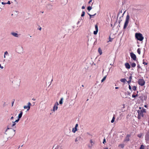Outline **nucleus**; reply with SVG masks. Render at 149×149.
<instances>
[{
	"label": "nucleus",
	"mask_w": 149,
	"mask_h": 149,
	"mask_svg": "<svg viewBox=\"0 0 149 149\" xmlns=\"http://www.w3.org/2000/svg\"><path fill=\"white\" fill-rule=\"evenodd\" d=\"M132 89L134 91H135L136 90V89L137 88V87L136 86H133V87H132Z\"/></svg>",
	"instance_id": "c85d7f7f"
},
{
	"label": "nucleus",
	"mask_w": 149,
	"mask_h": 149,
	"mask_svg": "<svg viewBox=\"0 0 149 149\" xmlns=\"http://www.w3.org/2000/svg\"><path fill=\"white\" fill-rule=\"evenodd\" d=\"M73 95V93H72V95L70 97L71 99L72 100H73L74 99V97H73L72 95Z\"/></svg>",
	"instance_id": "09e8293b"
},
{
	"label": "nucleus",
	"mask_w": 149,
	"mask_h": 149,
	"mask_svg": "<svg viewBox=\"0 0 149 149\" xmlns=\"http://www.w3.org/2000/svg\"><path fill=\"white\" fill-rule=\"evenodd\" d=\"M11 34L13 36L16 37H18V35L17 33H16L14 32H12L11 33Z\"/></svg>",
	"instance_id": "4468645a"
},
{
	"label": "nucleus",
	"mask_w": 149,
	"mask_h": 149,
	"mask_svg": "<svg viewBox=\"0 0 149 149\" xmlns=\"http://www.w3.org/2000/svg\"><path fill=\"white\" fill-rule=\"evenodd\" d=\"M130 56L132 60L134 61H136L137 58L136 55L133 52L130 53Z\"/></svg>",
	"instance_id": "39448f33"
},
{
	"label": "nucleus",
	"mask_w": 149,
	"mask_h": 149,
	"mask_svg": "<svg viewBox=\"0 0 149 149\" xmlns=\"http://www.w3.org/2000/svg\"><path fill=\"white\" fill-rule=\"evenodd\" d=\"M137 112L139 115H140V116H141L142 117L144 116V114L142 111H141V110H138Z\"/></svg>",
	"instance_id": "ddd939ff"
},
{
	"label": "nucleus",
	"mask_w": 149,
	"mask_h": 149,
	"mask_svg": "<svg viewBox=\"0 0 149 149\" xmlns=\"http://www.w3.org/2000/svg\"><path fill=\"white\" fill-rule=\"evenodd\" d=\"M23 113V112L22 111H20V113L19 114V115H18V118H19V119H20V118H21V117L22 116Z\"/></svg>",
	"instance_id": "dca6fc26"
},
{
	"label": "nucleus",
	"mask_w": 149,
	"mask_h": 149,
	"mask_svg": "<svg viewBox=\"0 0 149 149\" xmlns=\"http://www.w3.org/2000/svg\"><path fill=\"white\" fill-rule=\"evenodd\" d=\"M143 64H144L145 65H146L148 64V63L145 62L144 61V59H143Z\"/></svg>",
	"instance_id": "72a5a7b5"
},
{
	"label": "nucleus",
	"mask_w": 149,
	"mask_h": 149,
	"mask_svg": "<svg viewBox=\"0 0 149 149\" xmlns=\"http://www.w3.org/2000/svg\"><path fill=\"white\" fill-rule=\"evenodd\" d=\"M127 1V0H124L122 1V5H123Z\"/></svg>",
	"instance_id": "a19ab883"
},
{
	"label": "nucleus",
	"mask_w": 149,
	"mask_h": 149,
	"mask_svg": "<svg viewBox=\"0 0 149 149\" xmlns=\"http://www.w3.org/2000/svg\"><path fill=\"white\" fill-rule=\"evenodd\" d=\"M98 52L100 54V55H102V50H101V49L100 47H99L98 49Z\"/></svg>",
	"instance_id": "a211bd4d"
},
{
	"label": "nucleus",
	"mask_w": 149,
	"mask_h": 149,
	"mask_svg": "<svg viewBox=\"0 0 149 149\" xmlns=\"http://www.w3.org/2000/svg\"><path fill=\"white\" fill-rule=\"evenodd\" d=\"M117 20H118L116 19V21L115 22V23L114 24V26L117 23Z\"/></svg>",
	"instance_id": "338daca9"
},
{
	"label": "nucleus",
	"mask_w": 149,
	"mask_h": 149,
	"mask_svg": "<svg viewBox=\"0 0 149 149\" xmlns=\"http://www.w3.org/2000/svg\"><path fill=\"white\" fill-rule=\"evenodd\" d=\"M87 13L90 16V19H91L92 18H94V16H95L96 14V13H95L93 15H91L88 13Z\"/></svg>",
	"instance_id": "2eb2a0df"
},
{
	"label": "nucleus",
	"mask_w": 149,
	"mask_h": 149,
	"mask_svg": "<svg viewBox=\"0 0 149 149\" xmlns=\"http://www.w3.org/2000/svg\"><path fill=\"white\" fill-rule=\"evenodd\" d=\"M81 137L80 136L78 137L75 139V141L76 142L77 141H79Z\"/></svg>",
	"instance_id": "4be33fe9"
},
{
	"label": "nucleus",
	"mask_w": 149,
	"mask_h": 149,
	"mask_svg": "<svg viewBox=\"0 0 149 149\" xmlns=\"http://www.w3.org/2000/svg\"><path fill=\"white\" fill-rule=\"evenodd\" d=\"M122 13V10H119V12H118V14H119V15H120V14Z\"/></svg>",
	"instance_id": "3c124183"
},
{
	"label": "nucleus",
	"mask_w": 149,
	"mask_h": 149,
	"mask_svg": "<svg viewBox=\"0 0 149 149\" xmlns=\"http://www.w3.org/2000/svg\"><path fill=\"white\" fill-rule=\"evenodd\" d=\"M126 81L127 82L128 84L129 85H130V83L131 82V81L129 80L128 81Z\"/></svg>",
	"instance_id": "8fccbe9b"
},
{
	"label": "nucleus",
	"mask_w": 149,
	"mask_h": 149,
	"mask_svg": "<svg viewBox=\"0 0 149 149\" xmlns=\"http://www.w3.org/2000/svg\"><path fill=\"white\" fill-rule=\"evenodd\" d=\"M59 105L58 103L57 102H56L53 107V111H54L57 110L58 108V106Z\"/></svg>",
	"instance_id": "0eeeda50"
},
{
	"label": "nucleus",
	"mask_w": 149,
	"mask_h": 149,
	"mask_svg": "<svg viewBox=\"0 0 149 149\" xmlns=\"http://www.w3.org/2000/svg\"><path fill=\"white\" fill-rule=\"evenodd\" d=\"M125 65L126 68L129 69L131 68V65L128 62H126L125 64Z\"/></svg>",
	"instance_id": "f8f14e48"
},
{
	"label": "nucleus",
	"mask_w": 149,
	"mask_h": 149,
	"mask_svg": "<svg viewBox=\"0 0 149 149\" xmlns=\"http://www.w3.org/2000/svg\"><path fill=\"white\" fill-rule=\"evenodd\" d=\"M90 143H91V144H92V143H93V141H92V139H91V140H90ZM92 146H93V144H91V147H91Z\"/></svg>",
	"instance_id": "603ef678"
},
{
	"label": "nucleus",
	"mask_w": 149,
	"mask_h": 149,
	"mask_svg": "<svg viewBox=\"0 0 149 149\" xmlns=\"http://www.w3.org/2000/svg\"><path fill=\"white\" fill-rule=\"evenodd\" d=\"M144 106L146 108H148V106H147V105L145 104L144 105Z\"/></svg>",
	"instance_id": "774afa93"
},
{
	"label": "nucleus",
	"mask_w": 149,
	"mask_h": 149,
	"mask_svg": "<svg viewBox=\"0 0 149 149\" xmlns=\"http://www.w3.org/2000/svg\"><path fill=\"white\" fill-rule=\"evenodd\" d=\"M107 77V75H106L102 79V80L101 81L102 83L104 81L106 80Z\"/></svg>",
	"instance_id": "b1692460"
},
{
	"label": "nucleus",
	"mask_w": 149,
	"mask_h": 149,
	"mask_svg": "<svg viewBox=\"0 0 149 149\" xmlns=\"http://www.w3.org/2000/svg\"><path fill=\"white\" fill-rule=\"evenodd\" d=\"M137 67L138 68L137 71H138V69L140 68H141L142 69V68H141V67L140 66L139 64H138Z\"/></svg>",
	"instance_id": "ea45409f"
},
{
	"label": "nucleus",
	"mask_w": 149,
	"mask_h": 149,
	"mask_svg": "<svg viewBox=\"0 0 149 149\" xmlns=\"http://www.w3.org/2000/svg\"><path fill=\"white\" fill-rule=\"evenodd\" d=\"M139 95L138 94L135 95L134 94H133L132 95V96L133 98H136V97L138 96Z\"/></svg>",
	"instance_id": "cd10ccee"
},
{
	"label": "nucleus",
	"mask_w": 149,
	"mask_h": 149,
	"mask_svg": "<svg viewBox=\"0 0 149 149\" xmlns=\"http://www.w3.org/2000/svg\"><path fill=\"white\" fill-rule=\"evenodd\" d=\"M0 68L2 69H3V66H1V64H0Z\"/></svg>",
	"instance_id": "bf43d9fd"
},
{
	"label": "nucleus",
	"mask_w": 149,
	"mask_h": 149,
	"mask_svg": "<svg viewBox=\"0 0 149 149\" xmlns=\"http://www.w3.org/2000/svg\"><path fill=\"white\" fill-rule=\"evenodd\" d=\"M120 15H119V14H118L117 15V18H116V19L117 20H118V17H119V16Z\"/></svg>",
	"instance_id": "052dcab7"
},
{
	"label": "nucleus",
	"mask_w": 149,
	"mask_h": 149,
	"mask_svg": "<svg viewBox=\"0 0 149 149\" xmlns=\"http://www.w3.org/2000/svg\"><path fill=\"white\" fill-rule=\"evenodd\" d=\"M143 135V134L142 133H140V134H138L137 135V136L139 138H141Z\"/></svg>",
	"instance_id": "a878e982"
},
{
	"label": "nucleus",
	"mask_w": 149,
	"mask_h": 149,
	"mask_svg": "<svg viewBox=\"0 0 149 149\" xmlns=\"http://www.w3.org/2000/svg\"><path fill=\"white\" fill-rule=\"evenodd\" d=\"M125 12H126V10L124 11V12L122 14V16H120V17H123V16H124V14H125Z\"/></svg>",
	"instance_id": "13d9d810"
},
{
	"label": "nucleus",
	"mask_w": 149,
	"mask_h": 149,
	"mask_svg": "<svg viewBox=\"0 0 149 149\" xmlns=\"http://www.w3.org/2000/svg\"><path fill=\"white\" fill-rule=\"evenodd\" d=\"M138 83L139 85L143 86L145 85V81L143 79H139L138 81Z\"/></svg>",
	"instance_id": "20e7f679"
},
{
	"label": "nucleus",
	"mask_w": 149,
	"mask_h": 149,
	"mask_svg": "<svg viewBox=\"0 0 149 149\" xmlns=\"http://www.w3.org/2000/svg\"><path fill=\"white\" fill-rule=\"evenodd\" d=\"M145 139L146 141H148L149 140V131H148L146 134Z\"/></svg>",
	"instance_id": "1a4fd4ad"
},
{
	"label": "nucleus",
	"mask_w": 149,
	"mask_h": 149,
	"mask_svg": "<svg viewBox=\"0 0 149 149\" xmlns=\"http://www.w3.org/2000/svg\"><path fill=\"white\" fill-rule=\"evenodd\" d=\"M85 15V12L84 11H83L82 12L81 14V17H83Z\"/></svg>",
	"instance_id": "2f4dec72"
},
{
	"label": "nucleus",
	"mask_w": 149,
	"mask_h": 149,
	"mask_svg": "<svg viewBox=\"0 0 149 149\" xmlns=\"http://www.w3.org/2000/svg\"><path fill=\"white\" fill-rule=\"evenodd\" d=\"M135 37L137 41L141 42L143 41L144 38L142 34L140 33H136L135 34Z\"/></svg>",
	"instance_id": "f257e3e1"
},
{
	"label": "nucleus",
	"mask_w": 149,
	"mask_h": 149,
	"mask_svg": "<svg viewBox=\"0 0 149 149\" xmlns=\"http://www.w3.org/2000/svg\"><path fill=\"white\" fill-rule=\"evenodd\" d=\"M141 111H142V112L143 113H146V109L143 108H142V109L141 110Z\"/></svg>",
	"instance_id": "c756f323"
},
{
	"label": "nucleus",
	"mask_w": 149,
	"mask_h": 149,
	"mask_svg": "<svg viewBox=\"0 0 149 149\" xmlns=\"http://www.w3.org/2000/svg\"><path fill=\"white\" fill-rule=\"evenodd\" d=\"M12 122L13 123V124L12 125V126H11L12 127H14L16 124V123L15 122H13V121H12Z\"/></svg>",
	"instance_id": "e433bc0d"
},
{
	"label": "nucleus",
	"mask_w": 149,
	"mask_h": 149,
	"mask_svg": "<svg viewBox=\"0 0 149 149\" xmlns=\"http://www.w3.org/2000/svg\"><path fill=\"white\" fill-rule=\"evenodd\" d=\"M137 52L139 54H141V49L140 48H139L137 49Z\"/></svg>",
	"instance_id": "7c9ffc66"
},
{
	"label": "nucleus",
	"mask_w": 149,
	"mask_h": 149,
	"mask_svg": "<svg viewBox=\"0 0 149 149\" xmlns=\"http://www.w3.org/2000/svg\"><path fill=\"white\" fill-rule=\"evenodd\" d=\"M78 124H76L75 125V127L74 128H72V132L74 133H75L77 131V127H78Z\"/></svg>",
	"instance_id": "9d476101"
},
{
	"label": "nucleus",
	"mask_w": 149,
	"mask_h": 149,
	"mask_svg": "<svg viewBox=\"0 0 149 149\" xmlns=\"http://www.w3.org/2000/svg\"><path fill=\"white\" fill-rule=\"evenodd\" d=\"M95 30L94 31L93 34L95 35H96L97 34L98 31V26L97 24H96L95 26Z\"/></svg>",
	"instance_id": "6e6552de"
},
{
	"label": "nucleus",
	"mask_w": 149,
	"mask_h": 149,
	"mask_svg": "<svg viewBox=\"0 0 149 149\" xmlns=\"http://www.w3.org/2000/svg\"><path fill=\"white\" fill-rule=\"evenodd\" d=\"M130 63L131 64L130 65H131L132 68H134L136 67V64L135 63L133 62L132 63H131V62H130Z\"/></svg>",
	"instance_id": "f3484780"
},
{
	"label": "nucleus",
	"mask_w": 149,
	"mask_h": 149,
	"mask_svg": "<svg viewBox=\"0 0 149 149\" xmlns=\"http://www.w3.org/2000/svg\"><path fill=\"white\" fill-rule=\"evenodd\" d=\"M8 130L7 129H6L5 131L4 134L6 135L8 134Z\"/></svg>",
	"instance_id": "37998d69"
},
{
	"label": "nucleus",
	"mask_w": 149,
	"mask_h": 149,
	"mask_svg": "<svg viewBox=\"0 0 149 149\" xmlns=\"http://www.w3.org/2000/svg\"><path fill=\"white\" fill-rule=\"evenodd\" d=\"M139 99L141 100V101H142V102H143V96H140L139 97Z\"/></svg>",
	"instance_id": "f704fd0d"
},
{
	"label": "nucleus",
	"mask_w": 149,
	"mask_h": 149,
	"mask_svg": "<svg viewBox=\"0 0 149 149\" xmlns=\"http://www.w3.org/2000/svg\"><path fill=\"white\" fill-rule=\"evenodd\" d=\"M63 97H62L61 98L60 100L59 101V103L60 104H62L63 103Z\"/></svg>",
	"instance_id": "aec40b11"
},
{
	"label": "nucleus",
	"mask_w": 149,
	"mask_h": 149,
	"mask_svg": "<svg viewBox=\"0 0 149 149\" xmlns=\"http://www.w3.org/2000/svg\"><path fill=\"white\" fill-rule=\"evenodd\" d=\"M120 81L123 83H125L127 81V80L125 78L122 79L120 80Z\"/></svg>",
	"instance_id": "412c9836"
},
{
	"label": "nucleus",
	"mask_w": 149,
	"mask_h": 149,
	"mask_svg": "<svg viewBox=\"0 0 149 149\" xmlns=\"http://www.w3.org/2000/svg\"><path fill=\"white\" fill-rule=\"evenodd\" d=\"M15 101V100L14 99L12 100L11 103L12 107H13V106Z\"/></svg>",
	"instance_id": "4c0bfd02"
},
{
	"label": "nucleus",
	"mask_w": 149,
	"mask_h": 149,
	"mask_svg": "<svg viewBox=\"0 0 149 149\" xmlns=\"http://www.w3.org/2000/svg\"><path fill=\"white\" fill-rule=\"evenodd\" d=\"M31 104L30 102H29L28 103V105L27 106H24V109H27V111H29L31 108Z\"/></svg>",
	"instance_id": "423d86ee"
},
{
	"label": "nucleus",
	"mask_w": 149,
	"mask_h": 149,
	"mask_svg": "<svg viewBox=\"0 0 149 149\" xmlns=\"http://www.w3.org/2000/svg\"><path fill=\"white\" fill-rule=\"evenodd\" d=\"M55 149H61L60 146H57Z\"/></svg>",
	"instance_id": "79ce46f5"
},
{
	"label": "nucleus",
	"mask_w": 149,
	"mask_h": 149,
	"mask_svg": "<svg viewBox=\"0 0 149 149\" xmlns=\"http://www.w3.org/2000/svg\"><path fill=\"white\" fill-rule=\"evenodd\" d=\"M130 18V16L129 15V14H128L126 16V20H125V23L124 24L123 28V29H124V30L126 28L127 26L128 25V24L129 22Z\"/></svg>",
	"instance_id": "7ed1b4c3"
},
{
	"label": "nucleus",
	"mask_w": 149,
	"mask_h": 149,
	"mask_svg": "<svg viewBox=\"0 0 149 149\" xmlns=\"http://www.w3.org/2000/svg\"><path fill=\"white\" fill-rule=\"evenodd\" d=\"M130 76L129 77V80L132 81V74H130Z\"/></svg>",
	"instance_id": "473e14b6"
},
{
	"label": "nucleus",
	"mask_w": 149,
	"mask_h": 149,
	"mask_svg": "<svg viewBox=\"0 0 149 149\" xmlns=\"http://www.w3.org/2000/svg\"><path fill=\"white\" fill-rule=\"evenodd\" d=\"M125 146V144H119V146L121 147V148H124Z\"/></svg>",
	"instance_id": "bb28decb"
},
{
	"label": "nucleus",
	"mask_w": 149,
	"mask_h": 149,
	"mask_svg": "<svg viewBox=\"0 0 149 149\" xmlns=\"http://www.w3.org/2000/svg\"><path fill=\"white\" fill-rule=\"evenodd\" d=\"M6 4H11V2L10 1H8L6 3Z\"/></svg>",
	"instance_id": "5fc2aeb1"
},
{
	"label": "nucleus",
	"mask_w": 149,
	"mask_h": 149,
	"mask_svg": "<svg viewBox=\"0 0 149 149\" xmlns=\"http://www.w3.org/2000/svg\"><path fill=\"white\" fill-rule=\"evenodd\" d=\"M20 119L19 118H18L15 121V123H18L19 121L20 120Z\"/></svg>",
	"instance_id": "a18cd8bd"
},
{
	"label": "nucleus",
	"mask_w": 149,
	"mask_h": 149,
	"mask_svg": "<svg viewBox=\"0 0 149 149\" xmlns=\"http://www.w3.org/2000/svg\"><path fill=\"white\" fill-rule=\"evenodd\" d=\"M92 9V7L90 6H89L87 7V10L89 12Z\"/></svg>",
	"instance_id": "5701e85b"
},
{
	"label": "nucleus",
	"mask_w": 149,
	"mask_h": 149,
	"mask_svg": "<svg viewBox=\"0 0 149 149\" xmlns=\"http://www.w3.org/2000/svg\"><path fill=\"white\" fill-rule=\"evenodd\" d=\"M144 100L146 101L147 99V96L146 95H143Z\"/></svg>",
	"instance_id": "c9c22d12"
},
{
	"label": "nucleus",
	"mask_w": 149,
	"mask_h": 149,
	"mask_svg": "<svg viewBox=\"0 0 149 149\" xmlns=\"http://www.w3.org/2000/svg\"><path fill=\"white\" fill-rule=\"evenodd\" d=\"M9 126H7V129L8 130V134L9 136H10L8 137V138H9L10 137V136H11V137H13L14 135L15 134V130H14L11 128H9Z\"/></svg>",
	"instance_id": "f03ea898"
},
{
	"label": "nucleus",
	"mask_w": 149,
	"mask_h": 149,
	"mask_svg": "<svg viewBox=\"0 0 149 149\" xmlns=\"http://www.w3.org/2000/svg\"><path fill=\"white\" fill-rule=\"evenodd\" d=\"M3 107H5V106H6V102H4V103L3 104Z\"/></svg>",
	"instance_id": "e2e57ef3"
},
{
	"label": "nucleus",
	"mask_w": 149,
	"mask_h": 149,
	"mask_svg": "<svg viewBox=\"0 0 149 149\" xmlns=\"http://www.w3.org/2000/svg\"><path fill=\"white\" fill-rule=\"evenodd\" d=\"M1 4H2V5H6V2H1Z\"/></svg>",
	"instance_id": "4d7b16f0"
},
{
	"label": "nucleus",
	"mask_w": 149,
	"mask_h": 149,
	"mask_svg": "<svg viewBox=\"0 0 149 149\" xmlns=\"http://www.w3.org/2000/svg\"><path fill=\"white\" fill-rule=\"evenodd\" d=\"M92 0H90V1H88V4H90L92 1Z\"/></svg>",
	"instance_id": "69168bd1"
},
{
	"label": "nucleus",
	"mask_w": 149,
	"mask_h": 149,
	"mask_svg": "<svg viewBox=\"0 0 149 149\" xmlns=\"http://www.w3.org/2000/svg\"><path fill=\"white\" fill-rule=\"evenodd\" d=\"M121 17H119V20L118 21V23H119V24H120V22L121 21H122V20L121 19Z\"/></svg>",
	"instance_id": "58836bf2"
},
{
	"label": "nucleus",
	"mask_w": 149,
	"mask_h": 149,
	"mask_svg": "<svg viewBox=\"0 0 149 149\" xmlns=\"http://www.w3.org/2000/svg\"><path fill=\"white\" fill-rule=\"evenodd\" d=\"M145 146L143 144H141V145L140 146V147L139 149H145Z\"/></svg>",
	"instance_id": "393cba45"
},
{
	"label": "nucleus",
	"mask_w": 149,
	"mask_h": 149,
	"mask_svg": "<svg viewBox=\"0 0 149 149\" xmlns=\"http://www.w3.org/2000/svg\"><path fill=\"white\" fill-rule=\"evenodd\" d=\"M141 116H140V115H139L138 114V117H137L138 119H140L141 118Z\"/></svg>",
	"instance_id": "6e6d98bb"
},
{
	"label": "nucleus",
	"mask_w": 149,
	"mask_h": 149,
	"mask_svg": "<svg viewBox=\"0 0 149 149\" xmlns=\"http://www.w3.org/2000/svg\"><path fill=\"white\" fill-rule=\"evenodd\" d=\"M8 52L7 51H6L4 52V55H8Z\"/></svg>",
	"instance_id": "864d4df0"
},
{
	"label": "nucleus",
	"mask_w": 149,
	"mask_h": 149,
	"mask_svg": "<svg viewBox=\"0 0 149 149\" xmlns=\"http://www.w3.org/2000/svg\"><path fill=\"white\" fill-rule=\"evenodd\" d=\"M106 143V139H105V138H104V139H103V142H102V143L104 144H105V143Z\"/></svg>",
	"instance_id": "49530a36"
},
{
	"label": "nucleus",
	"mask_w": 149,
	"mask_h": 149,
	"mask_svg": "<svg viewBox=\"0 0 149 149\" xmlns=\"http://www.w3.org/2000/svg\"><path fill=\"white\" fill-rule=\"evenodd\" d=\"M113 38H111V37H110V36H109V42H111L112 41V40H113Z\"/></svg>",
	"instance_id": "de8ad7c7"
},
{
	"label": "nucleus",
	"mask_w": 149,
	"mask_h": 149,
	"mask_svg": "<svg viewBox=\"0 0 149 149\" xmlns=\"http://www.w3.org/2000/svg\"><path fill=\"white\" fill-rule=\"evenodd\" d=\"M120 15H119V14H118L117 15V18H116V19L117 20H118V17H119V16Z\"/></svg>",
	"instance_id": "680f3d73"
},
{
	"label": "nucleus",
	"mask_w": 149,
	"mask_h": 149,
	"mask_svg": "<svg viewBox=\"0 0 149 149\" xmlns=\"http://www.w3.org/2000/svg\"><path fill=\"white\" fill-rule=\"evenodd\" d=\"M115 115L114 114L113 116V117L112 118V119L111 121V122L112 123H113L114 122V121H115Z\"/></svg>",
	"instance_id": "6ab92c4d"
},
{
	"label": "nucleus",
	"mask_w": 149,
	"mask_h": 149,
	"mask_svg": "<svg viewBox=\"0 0 149 149\" xmlns=\"http://www.w3.org/2000/svg\"><path fill=\"white\" fill-rule=\"evenodd\" d=\"M81 8L83 9H84L85 8V7L83 6H82Z\"/></svg>",
	"instance_id": "0e129e2a"
},
{
	"label": "nucleus",
	"mask_w": 149,
	"mask_h": 149,
	"mask_svg": "<svg viewBox=\"0 0 149 149\" xmlns=\"http://www.w3.org/2000/svg\"><path fill=\"white\" fill-rule=\"evenodd\" d=\"M129 89L131 90V91L132 92V87L130 85H129Z\"/></svg>",
	"instance_id": "c03bdc74"
},
{
	"label": "nucleus",
	"mask_w": 149,
	"mask_h": 149,
	"mask_svg": "<svg viewBox=\"0 0 149 149\" xmlns=\"http://www.w3.org/2000/svg\"><path fill=\"white\" fill-rule=\"evenodd\" d=\"M131 136V135L130 134H127L125 138V139H124V142H126V141H130V139H129V137H130Z\"/></svg>",
	"instance_id": "9b49d317"
}]
</instances>
